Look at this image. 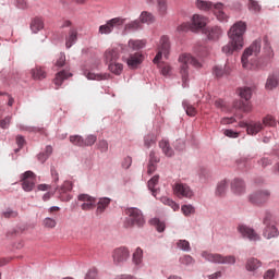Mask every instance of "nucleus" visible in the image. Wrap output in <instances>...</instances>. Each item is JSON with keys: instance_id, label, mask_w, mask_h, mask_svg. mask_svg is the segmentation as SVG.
<instances>
[{"instance_id": "obj_1", "label": "nucleus", "mask_w": 279, "mask_h": 279, "mask_svg": "<svg viewBox=\"0 0 279 279\" xmlns=\"http://www.w3.org/2000/svg\"><path fill=\"white\" fill-rule=\"evenodd\" d=\"M179 62L181 63V77L183 82V88L189 86V64L194 66L195 69H202V62H199L195 57L191 56V53H183L179 57Z\"/></svg>"}, {"instance_id": "obj_2", "label": "nucleus", "mask_w": 279, "mask_h": 279, "mask_svg": "<svg viewBox=\"0 0 279 279\" xmlns=\"http://www.w3.org/2000/svg\"><path fill=\"white\" fill-rule=\"evenodd\" d=\"M260 53V40H255L242 54L243 69H258V64L250 63V57Z\"/></svg>"}, {"instance_id": "obj_3", "label": "nucleus", "mask_w": 279, "mask_h": 279, "mask_svg": "<svg viewBox=\"0 0 279 279\" xmlns=\"http://www.w3.org/2000/svg\"><path fill=\"white\" fill-rule=\"evenodd\" d=\"M126 219L124 221V226L126 228H133V226H137V228H143L145 226V218L143 217V213L138 208H129L126 210Z\"/></svg>"}, {"instance_id": "obj_4", "label": "nucleus", "mask_w": 279, "mask_h": 279, "mask_svg": "<svg viewBox=\"0 0 279 279\" xmlns=\"http://www.w3.org/2000/svg\"><path fill=\"white\" fill-rule=\"evenodd\" d=\"M202 256L205 260L216 263L218 265H234V263H236V257H234V255L223 256L219 253H208L205 251L202 253Z\"/></svg>"}, {"instance_id": "obj_5", "label": "nucleus", "mask_w": 279, "mask_h": 279, "mask_svg": "<svg viewBox=\"0 0 279 279\" xmlns=\"http://www.w3.org/2000/svg\"><path fill=\"white\" fill-rule=\"evenodd\" d=\"M247 24H245V22L243 21H239L232 25L228 33V36L230 40H232L233 43H238V45L241 46V44L243 45V34H245Z\"/></svg>"}, {"instance_id": "obj_6", "label": "nucleus", "mask_w": 279, "mask_h": 279, "mask_svg": "<svg viewBox=\"0 0 279 279\" xmlns=\"http://www.w3.org/2000/svg\"><path fill=\"white\" fill-rule=\"evenodd\" d=\"M171 51V41L168 36H161L159 44L157 46V54L154 58V64H160V60H162V56L165 58H169V53Z\"/></svg>"}, {"instance_id": "obj_7", "label": "nucleus", "mask_w": 279, "mask_h": 279, "mask_svg": "<svg viewBox=\"0 0 279 279\" xmlns=\"http://www.w3.org/2000/svg\"><path fill=\"white\" fill-rule=\"evenodd\" d=\"M269 197H271V192L268 190H259L252 193L248 196V201L254 206H263V204H267V202H269Z\"/></svg>"}, {"instance_id": "obj_8", "label": "nucleus", "mask_w": 279, "mask_h": 279, "mask_svg": "<svg viewBox=\"0 0 279 279\" xmlns=\"http://www.w3.org/2000/svg\"><path fill=\"white\" fill-rule=\"evenodd\" d=\"M125 23V19L123 17H113L109 21H107V23L105 25H100L99 26V34H112V32H114V27H121V25H124Z\"/></svg>"}, {"instance_id": "obj_9", "label": "nucleus", "mask_w": 279, "mask_h": 279, "mask_svg": "<svg viewBox=\"0 0 279 279\" xmlns=\"http://www.w3.org/2000/svg\"><path fill=\"white\" fill-rule=\"evenodd\" d=\"M112 258L116 265H123L130 259V250L125 246H120L113 250Z\"/></svg>"}, {"instance_id": "obj_10", "label": "nucleus", "mask_w": 279, "mask_h": 279, "mask_svg": "<svg viewBox=\"0 0 279 279\" xmlns=\"http://www.w3.org/2000/svg\"><path fill=\"white\" fill-rule=\"evenodd\" d=\"M36 186V174L32 171H26L22 174V189L26 193L34 191Z\"/></svg>"}, {"instance_id": "obj_11", "label": "nucleus", "mask_w": 279, "mask_h": 279, "mask_svg": "<svg viewBox=\"0 0 279 279\" xmlns=\"http://www.w3.org/2000/svg\"><path fill=\"white\" fill-rule=\"evenodd\" d=\"M173 192L177 197L182 199V197H186L187 199H191L193 197V190L187 184L184 183H175L173 185Z\"/></svg>"}, {"instance_id": "obj_12", "label": "nucleus", "mask_w": 279, "mask_h": 279, "mask_svg": "<svg viewBox=\"0 0 279 279\" xmlns=\"http://www.w3.org/2000/svg\"><path fill=\"white\" fill-rule=\"evenodd\" d=\"M78 202H81L82 210H94L97 206V198L88 195V194H80L77 197Z\"/></svg>"}, {"instance_id": "obj_13", "label": "nucleus", "mask_w": 279, "mask_h": 279, "mask_svg": "<svg viewBox=\"0 0 279 279\" xmlns=\"http://www.w3.org/2000/svg\"><path fill=\"white\" fill-rule=\"evenodd\" d=\"M72 76L73 74L69 72V70L59 71L53 78V84L56 86V89L58 90V88H60L61 85L63 84L64 80H69V77H72Z\"/></svg>"}, {"instance_id": "obj_14", "label": "nucleus", "mask_w": 279, "mask_h": 279, "mask_svg": "<svg viewBox=\"0 0 279 279\" xmlns=\"http://www.w3.org/2000/svg\"><path fill=\"white\" fill-rule=\"evenodd\" d=\"M120 53L119 48H109L105 51L104 58L106 64H111L112 62H117L119 60Z\"/></svg>"}, {"instance_id": "obj_15", "label": "nucleus", "mask_w": 279, "mask_h": 279, "mask_svg": "<svg viewBox=\"0 0 279 279\" xmlns=\"http://www.w3.org/2000/svg\"><path fill=\"white\" fill-rule=\"evenodd\" d=\"M239 232H241L242 235L246 236V239H250V241H260V235H258L257 232L254 231V229H250L245 226H240Z\"/></svg>"}, {"instance_id": "obj_16", "label": "nucleus", "mask_w": 279, "mask_h": 279, "mask_svg": "<svg viewBox=\"0 0 279 279\" xmlns=\"http://www.w3.org/2000/svg\"><path fill=\"white\" fill-rule=\"evenodd\" d=\"M143 63V54L141 52H135L133 54H130V57L126 59V64L130 69H136L138 64Z\"/></svg>"}, {"instance_id": "obj_17", "label": "nucleus", "mask_w": 279, "mask_h": 279, "mask_svg": "<svg viewBox=\"0 0 279 279\" xmlns=\"http://www.w3.org/2000/svg\"><path fill=\"white\" fill-rule=\"evenodd\" d=\"M240 49H243V44L239 46V43L230 39V43L222 47V53H226L227 56H232L234 51H239Z\"/></svg>"}, {"instance_id": "obj_18", "label": "nucleus", "mask_w": 279, "mask_h": 279, "mask_svg": "<svg viewBox=\"0 0 279 279\" xmlns=\"http://www.w3.org/2000/svg\"><path fill=\"white\" fill-rule=\"evenodd\" d=\"M73 190V184L69 181H65L63 185L59 189L60 197L62 202H69L71 199V195L66 194Z\"/></svg>"}, {"instance_id": "obj_19", "label": "nucleus", "mask_w": 279, "mask_h": 279, "mask_svg": "<svg viewBox=\"0 0 279 279\" xmlns=\"http://www.w3.org/2000/svg\"><path fill=\"white\" fill-rule=\"evenodd\" d=\"M206 27V17L195 14L192 17V32H196V29H203Z\"/></svg>"}, {"instance_id": "obj_20", "label": "nucleus", "mask_w": 279, "mask_h": 279, "mask_svg": "<svg viewBox=\"0 0 279 279\" xmlns=\"http://www.w3.org/2000/svg\"><path fill=\"white\" fill-rule=\"evenodd\" d=\"M77 43V28L72 27L70 28L68 35L65 36V47L66 49H71Z\"/></svg>"}, {"instance_id": "obj_21", "label": "nucleus", "mask_w": 279, "mask_h": 279, "mask_svg": "<svg viewBox=\"0 0 279 279\" xmlns=\"http://www.w3.org/2000/svg\"><path fill=\"white\" fill-rule=\"evenodd\" d=\"M207 38L209 40H219L221 38V34H223V31L219 26H213L207 28Z\"/></svg>"}, {"instance_id": "obj_22", "label": "nucleus", "mask_w": 279, "mask_h": 279, "mask_svg": "<svg viewBox=\"0 0 279 279\" xmlns=\"http://www.w3.org/2000/svg\"><path fill=\"white\" fill-rule=\"evenodd\" d=\"M41 29H45V21L43 17H34L31 22V31L33 34H38Z\"/></svg>"}, {"instance_id": "obj_23", "label": "nucleus", "mask_w": 279, "mask_h": 279, "mask_svg": "<svg viewBox=\"0 0 279 279\" xmlns=\"http://www.w3.org/2000/svg\"><path fill=\"white\" fill-rule=\"evenodd\" d=\"M111 199L108 197L99 198L97 202L96 215H104L106 213V208L110 206Z\"/></svg>"}, {"instance_id": "obj_24", "label": "nucleus", "mask_w": 279, "mask_h": 279, "mask_svg": "<svg viewBox=\"0 0 279 279\" xmlns=\"http://www.w3.org/2000/svg\"><path fill=\"white\" fill-rule=\"evenodd\" d=\"M231 190L235 195H241V193H245V183L241 179H234L231 183Z\"/></svg>"}, {"instance_id": "obj_25", "label": "nucleus", "mask_w": 279, "mask_h": 279, "mask_svg": "<svg viewBox=\"0 0 279 279\" xmlns=\"http://www.w3.org/2000/svg\"><path fill=\"white\" fill-rule=\"evenodd\" d=\"M278 85H279V74L278 73L270 74L266 82L267 90H274V88H278Z\"/></svg>"}, {"instance_id": "obj_26", "label": "nucleus", "mask_w": 279, "mask_h": 279, "mask_svg": "<svg viewBox=\"0 0 279 279\" xmlns=\"http://www.w3.org/2000/svg\"><path fill=\"white\" fill-rule=\"evenodd\" d=\"M33 80H45L47 77V71L43 66H35L31 70Z\"/></svg>"}, {"instance_id": "obj_27", "label": "nucleus", "mask_w": 279, "mask_h": 279, "mask_svg": "<svg viewBox=\"0 0 279 279\" xmlns=\"http://www.w3.org/2000/svg\"><path fill=\"white\" fill-rule=\"evenodd\" d=\"M263 235L265 239H276L279 235L278 228L274 225H268L264 229Z\"/></svg>"}, {"instance_id": "obj_28", "label": "nucleus", "mask_w": 279, "mask_h": 279, "mask_svg": "<svg viewBox=\"0 0 279 279\" xmlns=\"http://www.w3.org/2000/svg\"><path fill=\"white\" fill-rule=\"evenodd\" d=\"M213 12L215 16L218 19V21H228V15L223 12V4H215Z\"/></svg>"}, {"instance_id": "obj_29", "label": "nucleus", "mask_w": 279, "mask_h": 279, "mask_svg": "<svg viewBox=\"0 0 279 279\" xmlns=\"http://www.w3.org/2000/svg\"><path fill=\"white\" fill-rule=\"evenodd\" d=\"M263 130V123L260 122H250L247 125V134H250L251 136H256V134H258V132H262Z\"/></svg>"}, {"instance_id": "obj_30", "label": "nucleus", "mask_w": 279, "mask_h": 279, "mask_svg": "<svg viewBox=\"0 0 279 279\" xmlns=\"http://www.w3.org/2000/svg\"><path fill=\"white\" fill-rule=\"evenodd\" d=\"M263 266V263L254 257H251L246 260V270L247 271H256L259 267Z\"/></svg>"}, {"instance_id": "obj_31", "label": "nucleus", "mask_w": 279, "mask_h": 279, "mask_svg": "<svg viewBox=\"0 0 279 279\" xmlns=\"http://www.w3.org/2000/svg\"><path fill=\"white\" fill-rule=\"evenodd\" d=\"M107 64L110 73H113V75H121V73H123V63H120L119 61H114L112 63H107Z\"/></svg>"}, {"instance_id": "obj_32", "label": "nucleus", "mask_w": 279, "mask_h": 279, "mask_svg": "<svg viewBox=\"0 0 279 279\" xmlns=\"http://www.w3.org/2000/svg\"><path fill=\"white\" fill-rule=\"evenodd\" d=\"M196 8H198V10H203V12H210V10H215V4L208 1L197 0Z\"/></svg>"}, {"instance_id": "obj_33", "label": "nucleus", "mask_w": 279, "mask_h": 279, "mask_svg": "<svg viewBox=\"0 0 279 279\" xmlns=\"http://www.w3.org/2000/svg\"><path fill=\"white\" fill-rule=\"evenodd\" d=\"M159 147L162 149L165 156H168V158H171L173 156V148L169 145V141L162 140L159 142Z\"/></svg>"}, {"instance_id": "obj_34", "label": "nucleus", "mask_w": 279, "mask_h": 279, "mask_svg": "<svg viewBox=\"0 0 279 279\" xmlns=\"http://www.w3.org/2000/svg\"><path fill=\"white\" fill-rule=\"evenodd\" d=\"M233 107L242 112H252V104L243 102L242 100H238L233 104Z\"/></svg>"}, {"instance_id": "obj_35", "label": "nucleus", "mask_w": 279, "mask_h": 279, "mask_svg": "<svg viewBox=\"0 0 279 279\" xmlns=\"http://www.w3.org/2000/svg\"><path fill=\"white\" fill-rule=\"evenodd\" d=\"M238 95L241 97V99H245V101H250V99H252V88L241 87L238 89Z\"/></svg>"}, {"instance_id": "obj_36", "label": "nucleus", "mask_w": 279, "mask_h": 279, "mask_svg": "<svg viewBox=\"0 0 279 279\" xmlns=\"http://www.w3.org/2000/svg\"><path fill=\"white\" fill-rule=\"evenodd\" d=\"M66 64V54L64 52H61L57 56V59L54 61V69L58 71L59 69H62Z\"/></svg>"}, {"instance_id": "obj_37", "label": "nucleus", "mask_w": 279, "mask_h": 279, "mask_svg": "<svg viewBox=\"0 0 279 279\" xmlns=\"http://www.w3.org/2000/svg\"><path fill=\"white\" fill-rule=\"evenodd\" d=\"M159 180H160V177L155 175L148 181V189L149 191H151L154 197H158V190H156V184H158Z\"/></svg>"}, {"instance_id": "obj_38", "label": "nucleus", "mask_w": 279, "mask_h": 279, "mask_svg": "<svg viewBox=\"0 0 279 279\" xmlns=\"http://www.w3.org/2000/svg\"><path fill=\"white\" fill-rule=\"evenodd\" d=\"M70 143H72V145H75L76 147H86L84 137H82L81 135H71Z\"/></svg>"}, {"instance_id": "obj_39", "label": "nucleus", "mask_w": 279, "mask_h": 279, "mask_svg": "<svg viewBox=\"0 0 279 279\" xmlns=\"http://www.w3.org/2000/svg\"><path fill=\"white\" fill-rule=\"evenodd\" d=\"M229 73H230L229 65H225V68H221V66L214 68V75H216V77H223V75H228Z\"/></svg>"}, {"instance_id": "obj_40", "label": "nucleus", "mask_w": 279, "mask_h": 279, "mask_svg": "<svg viewBox=\"0 0 279 279\" xmlns=\"http://www.w3.org/2000/svg\"><path fill=\"white\" fill-rule=\"evenodd\" d=\"M160 202L162 204H165L166 206H170L171 209L173 210H180V205H178L175 202H173V199L167 197V196H162L161 198H159Z\"/></svg>"}, {"instance_id": "obj_41", "label": "nucleus", "mask_w": 279, "mask_h": 279, "mask_svg": "<svg viewBox=\"0 0 279 279\" xmlns=\"http://www.w3.org/2000/svg\"><path fill=\"white\" fill-rule=\"evenodd\" d=\"M133 263L135 265H141L143 263V248L137 247L135 252L133 253Z\"/></svg>"}, {"instance_id": "obj_42", "label": "nucleus", "mask_w": 279, "mask_h": 279, "mask_svg": "<svg viewBox=\"0 0 279 279\" xmlns=\"http://www.w3.org/2000/svg\"><path fill=\"white\" fill-rule=\"evenodd\" d=\"M183 108L187 117H195V114H197V109H195L189 101H183Z\"/></svg>"}, {"instance_id": "obj_43", "label": "nucleus", "mask_w": 279, "mask_h": 279, "mask_svg": "<svg viewBox=\"0 0 279 279\" xmlns=\"http://www.w3.org/2000/svg\"><path fill=\"white\" fill-rule=\"evenodd\" d=\"M129 47L134 51H138V49H143V47H145V41L131 39L129 40Z\"/></svg>"}, {"instance_id": "obj_44", "label": "nucleus", "mask_w": 279, "mask_h": 279, "mask_svg": "<svg viewBox=\"0 0 279 279\" xmlns=\"http://www.w3.org/2000/svg\"><path fill=\"white\" fill-rule=\"evenodd\" d=\"M157 10L161 16H165L168 10L167 0H157Z\"/></svg>"}, {"instance_id": "obj_45", "label": "nucleus", "mask_w": 279, "mask_h": 279, "mask_svg": "<svg viewBox=\"0 0 279 279\" xmlns=\"http://www.w3.org/2000/svg\"><path fill=\"white\" fill-rule=\"evenodd\" d=\"M108 77H110V74H95L93 72L87 74L88 80H96L97 82H101V80H108Z\"/></svg>"}, {"instance_id": "obj_46", "label": "nucleus", "mask_w": 279, "mask_h": 279, "mask_svg": "<svg viewBox=\"0 0 279 279\" xmlns=\"http://www.w3.org/2000/svg\"><path fill=\"white\" fill-rule=\"evenodd\" d=\"M43 226L44 228H48L50 230H52L53 228H56L58 226V221H56V219L53 218H45L43 221Z\"/></svg>"}, {"instance_id": "obj_47", "label": "nucleus", "mask_w": 279, "mask_h": 279, "mask_svg": "<svg viewBox=\"0 0 279 279\" xmlns=\"http://www.w3.org/2000/svg\"><path fill=\"white\" fill-rule=\"evenodd\" d=\"M181 213H183L185 217H191V215H195V207H193V205H183Z\"/></svg>"}, {"instance_id": "obj_48", "label": "nucleus", "mask_w": 279, "mask_h": 279, "mask_svg": "<svg viewBox=\"0 0 279 279\" xmlns=\"http://www.w3.org/2000/svg\"><path fill=\"white\" fill-rule=\"evenodd\" d=\"M228 189V181L223 180L221 181L218 186H217V190H216V194L217 195H225L226 194V191Z\"/></svg>"}, {"instance_id": "obj_49", "label": "nucleus", "mask_w": 279, "mask_h": 279, "mask_svg": "<svg viewBox=\"0 0 279 279\" xmlns=\"http://www.w3.org/2000/svg\"><path fill=\"white\" fill-rule=\"evenodd\" d=\"M140 19L143 23H154V15L147 11L142 12Z\"/></svg>"}, {"instance_id": "obj_50", "label": "nucleus", "mask_w": 279, "mask_h": 279, "mask_svg": "<svg viewBox=\"0 0 279 279\" xmlns=\"http://www.w3.org/2000/svg\"><path fill=\"white\" fill-rule=\"evenodd\" d=\"M177 247H179V250H183V252H191V243L186 240H180L177 243Z\"/></svg>"}, {"instance_id": "obj_51", "label": "nucleus", "mask_w": 279, "mask_h": 279, "mask_svg": "<svg viewBox=\"0 0 279 279\" xmlns=\"http://www.w3.org/2000/svg\"><path fill=\"white\" fill-rule=\"evenodd\" d=\"M250 12H260V4L256 0H248Z\"/></svg>"}, {"instance_id": "obj_52", "label": "nucleus", "mask_w": 279, "mask_h": 279, "mask_svg": "<svg viewBox=\"0 0 279 279\" xmlns=\"http://www.w3.org/2000/svg\"><path fill=\"white\" fill-rule=\"evenodd\" d=\"M181 265H193L195 263V259L191 255H184L180 257Z\"/></svg>"}, {"instance_id": "obj_53", "label": "nucleus", "mask_w": 279, "mask_h": 279, "mask_svg": "<svg viewBox=\"0 0 279 279\" xmlns=\"http://www.w3.org/2000/svg\"><path fill=\"white\" fill-rule=\"evenodd\" d=\"M263 125H268V126H274L276 125V120L274 119V117L271 116H266L264 119H263Z\"/></svg>"}, {"instance_id": "obj_54", "label": "nucleus", "mask_w": 279, "mask_h": 279, "mask_svg": "<svg viewBox=\"0 0 279 279\" xmlns=\"http://www.w3.org/2000/svg\"><path fill=\"white\" fill-rule=\"evenodd\" d=\"M98 275L99 272L97 271V268H92L85 275V279H97Z\"/></svg>"}, {"instance_id": "obj_55", "label": "nucleus", "mask_w": 279, "mask_h": 279, "mask_svg": "<svg viewBox=\"0 0 279 279\" xmlns=\"http://www.w3.org/2000/svg\"><path fill=\"white\" fill-rule=\"evenodd\" d=\"M141 27V22L138 20L133 21L125 25L124 29L128 32L130 29H138Z\"/></svg>"}, {"instance_id": "obj_56", "label": "nucleus", "mask_w": 279, "mask_h": 279, "mask_svg": "<svg viewBox=\"0 0 279 279\" xmlns=\"http://www.w3.org/2000/svg\"><path fill=\"white\" fill-rule=\"evenodd\" d=\"M85 147L93 146L94 143H97V136L96 135H88L86 140H84Z\"/></svg>"}, {"instance_id": "obj_57", "label": "nucleus", "mask_w": 279, "mask_h": 279, "mask_svg": "<svg viewBox=\"0 0 279 279\" xmlns=\"http://www.w3.org/2000/svg\"><path fill=\"white\" fill-rule=\"evenodd\" d=\"M2 216L4 217V219H12L14 217H19V213L12 209H7L4 213H2Z\"/></svg>"}, {"instance_id": "obj_58", "label": "nucleus", "mask_w": 279, "mask_h": 279, "mask_svg": "<svg viewBox=\"0 0 279 279\" xmlns=\"http://www.w3.org/2000/svg\"><path fill=\"white\" fill-rule=\"evenodd\" d=\"M161 69V74L167 76V75H171V65H169L168 63H162L160 65Z\"/></svg>"}, {"instance_id": "obj_59", "label": "nucleus", "mask_w": 279, "mask_h": 279, "mask_svg": "<svg viewBox=\"0 0 279 279\" xmlns=\"http://www.w3.org/2000/svg\"><path fill=\"white\" fill-rule=\"evenodd\" d=\"M154 143H156L154 135H148L144 140V145H145V147H147V149H149L151 147V145H154Z\"/></svg>"}, {"instance_id": "obj_60", "label": "nucleus", "mask_w": 279, "mask_h": 279, "mask_svg": "<svg viewBox=\"0 0 279 279\" xmlns=\"http://www.w3.org/2000/svg\"><path fill=\"white\" fill-rule=\"evenodd\" d=\"M178 32H189V29L193 31V26L190 23H183L180 26H178Z\"/></svg>"}, {"instance_id": "obj_61", "label": "nucleus", "mask_w": 279, "mask_h": 279, "mask_svg": "<svg viewBox=\"0 0 279 279\" xmlns=\"http://www.w3.org/2000/svg\"><path fill=\"white\" fill-rule=\"evenodd\" d=\"M10 121H12V118L7 117L2 121H0V128H2V130H8V128H10Z\"/></svg>"}, {"instance_id": "obj_62", "label": "nucleus", "mask_w": 279, "mask_h": 279, "mask_svg": "<svg viewBox=\"0 0 279 279\" xmlns=\"http://www.w3.org/2000/svg\"><path fill=\"white\" fill-rule=\"evenodd\" d=\"M98 147L101 151H108V141H106V140L99 141Z\"/></svg>"}, {"instance_id": "obj_63", "label": "nucleus", "mask_w": 279, "mask_h": 279, "mask_svg": "<svg viewBox=\"0 0 279 279\" xmlns=\"http://www.w3.org/2000/svg\"><path fill=\"white\" fill-rule=\"evenodd\" d=\"M123 169H130L132 167V157H125L122 161Z\"/></svg>"}, {"instance_id": "obj_64", "label": "nucleus", "mask_w": 279, "mask_h": 279, "mask_svg": "<svg viewBox=\"0 0 279 279\" xmlns=\"http://www.w3.org/2000/svg\"><path fill=\"white\" fill-rule=\"evenodd\" d=\"M276 276V270L269 269L264 274V279H274Z\"/></svg>"}]
</instances>
